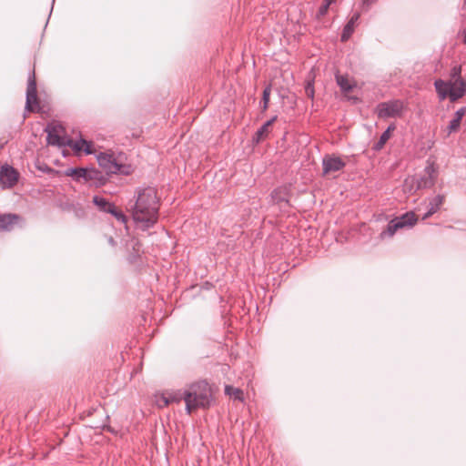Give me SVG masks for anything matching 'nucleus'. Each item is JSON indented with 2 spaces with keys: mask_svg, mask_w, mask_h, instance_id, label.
Segmentation results:
<instances>
[{
  "mask_svg": "<svg viewBox=\"0 0 466 466\" xmlns=\"http://www.w3.org/2000/svg\"><path fill=\"white\" fill-rule=\"evenodd\" d=\"M159 208V198L155 187L138 188L132 208V218L136 228L143 231L153 228L158 221Z\"/></svg>",
  "mask_w": 466,
  "mask_h": 466,
  "instance_id": "nucleus-1",
  "label": "nucleus"
},
{
  "mask_svg": "<svg viewBox=\"0 0 466 466\" xmlns=\"http://www.w3.org/2000/svg\"><path fill=\"white\" fill-rule=\"evenodd\" d=\"M212 400L211 388L205 380L194 382L186 390L185 403L187 414H191L197 409L209 408Z\"/></svg>",
  "mask_w": 466,
  "mask_h": 466,
  "instance_id": "nucleus-2",
  "label": "nucleus"
},
{
  "mask_svg": "<svg viewBox=\"0 0 466 466\" xmlns=\"http://www.w3.org/2000/svg\"><path fill=\"white\" fill-rule=\"evenodd\" d=\"M98 165L107 174L130 175L133 172L131 165L126 164V156L123 153L101 152L96 157Z\"/></svg>",
  "mask_w": 466,
  "mask_h": 466,
  "instance_id": "nucleus-3",
  "label": "nucleus"
},
{
  "mask_svg": "<svg viewBox=\"0 0 466 466\" xmlns=\"http://www.w3.org/2000/svg\"><path fill=\"white\" fill-rule=\"evenodd\" d=\"M436 178L437 168L433 163H431L424 168L423 176H412L407 177L404 182V187L409 192L420 188H430L434 186Z\"/></svg>",
  "mask_w": 466,
  "mask_h": 466,
  "instance_id": "nucleus-4",
  "label": "nucleus"
},
{
  "mask_svg": "<svg viewBox=\"0 0 466 466\" xmlns=\"http://www.w3.org/2000/svg\"><path fill=\"white\" fill-rule=\"evenodd\" d=\"M417 222V217L414 212H406L400 217H397L391 219L387 228L380 232V238L381 239H385L388 238H391L397 232V230L404 228H411Z\"/></svg>",
  "mask_w": 466,
  "mask_h": 466,
  "instance_id": "nucleus-5",
  "label": "nucleus"
},
{
  "mask_svg": "<svg viewBox=\"0 0 466 466\" xmlns=\"http://www.w3.org/2000/svg\"><path fill=\"white\" fill-rule=\"evenodd\" d=\"M404 109V103L400 99L381 102L376 106V113L380 118L399 117Z\"/></svg>",
  "mask_w": 466,
  "mask_h": 466,
  "instance_id": "nucleus-6",
  "label": "nucleus"
},
{
  "mask_svg": "<svg viewBox=\"0 0 466 466\" xmlns=\"http://www.w3.org/2000/svg\"><path fill=\"white\" fill-rule=\"evenodd\" d=\"M19 179V173L12 166L5 164L0 167V187L3 189L14 187Z\"/></svg>",
  "mask_w": 466,
  "mask_h": 466,
  "instance_id": "nucleus-7",
  "label": "nucleus"
},
{
  "mask_svg": "<svg viewBox=\"0 0 466 466\" xmlns=\"http://www.w3.org/2000/svg\"><path fill=\"white\" fill-rule=\"evenodd\" d=\"M47 143L52 146L64 147L67 137L65 136L64 128L60 125L50 124L46 127Z\"/></svg>",
  "mask_w": 466,
  "mask_h": 466,
  "instance_id": "nucleus-8",
  "label": "nucleus"
},
{
  "mask_svg": "<svg viewBox=\"0 0 466 466\" xmlns=\"http://www.w3.org/2000/svg\"><path fill=\"white\" fill-rule=\"evenodd\" d=\"M38 106L37 101V89H36V81L35 76V72L28 77L27 88H26V102L25 108L28 111H34L35 108Z\"/></svg>",
  "mask_w": 466,
  "mask_h": 466,
  "instance_id": "nucleus-9",
  "label": "nucleus"
},
{
  "mask_svg": "<svg viewBox=\"0 0 466 466\" xmlns=\"http://www.w3.org/2000/svg\"><path fill=\"white\" fill-rule=\"evenodd\" d=\"M93 143L86 139L80 138L78 140H73L72 138H66L65 147H69L76 155L81 151H84L86 155L93 153L92 150Z\"/></svg>",
  "mask_w": 466,
  "mask_h": 466,
  "instance_id": "nucleus-10",
  "label": "nucleus"
},
{
  "mask_svg": "<svg viewBox=\"0 0 466 466\" xmlns=\"http://www.w3.org/2000/svg\"><path fill=\"white\" fill-rule=\"evenodd\" d=\"M345 162L338 157L326 156L322 160L324 174L341 170L345 167Z\"/></svg>",
  "mask_w": 466,
  "mask_h": 466,
  "instance_id": "nucleus-11",
  "label": "nucleus"
},
{
  "mask_svg": "<svg viewBox=\"0 0 466 466\" xmlns=\"http://www.w3.org/2000/svg\"><path fill=\"white\" fill-rule=\"evenodd\" d=\"M451 90V102H455L466 94V80H449Z\"/></svg>",
  "mask_w": 466,
  "mask_h": 466,
  "instance_id": "nucleus-12",
  "label": "nucleus"
},
{
  "mask_svg": "<svg viewBox=\"0 0 466 466\" xmlns=\"http://www.w3.org/2000/svg\"><path fill=\"white\" fill-rule=\"evenodd\" d=\"M434 86L440 100H444L449 97L451 101V90L450 81H444L442 79H437L434 82Z\"/></svg>",
  "mask_w": 466,
  "mask_h": 466,
  "instance_id": "nucleus-13",
  "label": "nucleus"
},
{
  "mask_svg": "<svg viewBox=\"0 0 466 466\" xmlns=\"http://www.w3.org/2000/svg\"><path fill=\"white\" fill-rule=\"evenodd\" d=\"M289 190L286 187H279L274 189L271 193V198L274 203L279 205L280 208L289 206Z\"/></svg>",
  "mask_w": 466,
  "mask_h": 466,
  "instance_id": "nucleus-14",
  "label": "nucleus"
},
{
  "mask_svg": "<svg viewBox=\"0 0 466 466\" xmlns=\"http://www.w3.org/2000/svg\"><path fill=\"white\" fill-rule=\"evenodd\" d=\"M278 116H274L269 120H268L266 123H264L255 133L253 137V140L256 143H259L260 141L264 140L270 133V127L273 125V123L277 120Z\"/></svg>",
  "mask_w": 466,
  "mask_h": 466,
  "instance_id": "nucleus-15",
  "label": "nucleus"
},
{
  "mask_svg": "<svg viewBox=\"0 0 466 466\" xmlns=\"http://www.w3.org/2000/svg\"><path fill=\"white\" fill-rule=\"evenodd\" d=\"M360 14L355 13L352 15L350 19L348 21L346 25L343 28L342 34H341V41L345 42L347 41L354 32L355 26L359 21Z\"/></svg>",
  "mask_w": 466,
  "mask_h": 466,
  "instance_id": "nucleus-16",
  "label": "nucleus"
},
{
  "mask_svg": "<svg viewBox=\"0 0 466 466\" xmlns=\"http://www.w3.org/2000/svg\"><path fill=\"white\" fill-rule=\"evenodd\" d=\"M18 220L19 216L15 214H2L0 215V229L9 231Z\"/></svg>",
  "mask_w": 466,
  "mask_h": 466,
  "instance_id": "nucleus-17",
  "label": "nucleus"
},
{
  "mask_svg": "<svg viewBox=\"0 0 466 466\" xmlns=\"http://www.w3.org/2000/svg\"><path fill=\"white\" fill-rule=\"evenodd\" d=\"M66 177H71L76 182H85L86 168L84 167H70L65 170Z\"/></svg>",
  "mask_w": 466,
  "mask_h": 466,
  "instance_id": "nucleus-18",
  "label": "nucleus"
},
{
  "mask_svg": "<svg viewBox=\"0 0 466 466\" xmlns=\"http://www.w3.org/2000/svg\"><path fill=\"white\" fill-rule=\"evenodd\" d=\"M336 81L338 86L340 87L341 91L344 93H348L353 89L355 86V82L349 79L347 76L336 75Z\"/></svg>",
  "mask_w": 466,
  "mask_h": 466,
  "instance_id": "nucleus-19",
  "label": "nucleus"
},
{
  "mask_svg": "<svg viewBox=\"0 0 466 466\" xmlns=\"http://www.w3.org/2000/svg\"><path fill=\"white\" fill-rule=\"evenodd\" d=\"M93 203L98 208L100 211L109 213L115 206L113 203L107 201L105 198L99 196L93 197Z\"/></svg>",
  "mask_w": 466,
  "mask_h": 466,
  "instance_id": "nucleus-20",
  "label": "nucleus"
},
{
  "mask_svg": "<svg viewBox=\"0 0 466 466\" xmlns=\"http://www.w3.org/2000/svg\"><path fill=\"white\" fill-rule=\"evenodd\" d=\"M443 200H444V197L443 196H441V195H438L436 196L431 202H430V207H429V209L428 211L425 213V215L423 216V219H426L428 218L429 217H431V215H433L435 212L438 211V209L440 208V207L442 205L443 203Z\"/></svg>",
  "mask_w": 466,
  "mask_h": 466,
  "instance_id": "nucleus-21",
  "label": "nucleus"
},
{
  "mask_svg": "<svg viewBox=\"0 0 466 466\" xmlns=\"http://www.w3.org/2000/svg\"><path fill=\"white\" fill-rule=\"evenodd\" d=\"M86 174L85 182H102L104 180L102 173L96 168H86Z\"/></svg>",
  "mask_w": 466,
  "mask_h": 466,
  "instance_id": "nucleus-22",
  "label": "nucleus"
},
{
  "mask_svg": "<svg viewBox=\"0 0 466 466\" xmlns=\"http://www.w3.org/2000/svg\"><path fill=\"white\" fill-rule=\"evenodd\" d=\"M395 129V127L394 126H390L380 136L379 141L377 143L374 144L373 146V149L376 150V151H379L380 150L384 145L386 144V142L390 139V132L392 130Z\"/></svg>",
  "mask_w": 466,
  "mask_h": 466,
  "instance_id": "nucleus-23",
  "label": "nucleus"
},
{
  "mask_svg": "<svg viewBox=\"0 0 466 466\" xmlns=\"http://www.w3.org/2000/svg\"><path fill=\"white\" fill-rule=\"evenodd\" d=\"M225 393L235 400H239V401L244 400V392L242 390H240L238 388H234L230 385H226L225 386Z\"/></svg>",
  "mask_w": 466,
  "mask_h": 466,
  "instance_id": "nucleus-24",
  "label": "nucleus"
},
{
  "mask_svg": "<svg viewBox=\"0 0 466 466\" xmlns=\"http://www.w3.org/2000/svg\"><path fill=\"white\" fill-rule=\"evenodd\" d=\"M271 94V86H267L262 94V100H261V110L265 112L268 108L269 104V98Z\"/></svg>",
  "mask_w": 466,
  "mask_h": 466,
  "instance_id": "nucleus-25",
  "label": "nucleus"
},
{
  "mask_svg": "<svg viewBox=\"0 0 466 466\" xmlns=\"http://www.w3.org/2000/svg\"><path fill=\"white\" fill-rule=\"evenodd\" d=\"M186 390L172 391L167 393V399L170 403H179L182 400L185 401Z\"/></svg>",
  "mask_w": 466,
  "mask_h": 466,
  "instance_id": "nucleus-26",
  "label": "nucleus"
},
{
  "mask_svg": "<svg viewBox=\"0 0 466 466\" xmlns=\"http://www.w3.org/2000/svg\"><path fill=\"white\" fill-rule=\"evenodd\" d=\"M451 79L450 80H464L461 77V66L455 65L451 69L450 73Z\"/></svg>",
  "mask_w": 466,
  "mask_h": 466,
  "instance_id": "nucleus-27",
  "label": "nucleus"
},
{
  "mask_svg": "<svg viewBox=\"0 0 466 466\" xmlns=\"http://www.w3.org/2000/svg\"><path fill=\"white\" fill-rule=\"evenodd\" d=\"M112 216H114L118 221L121 223L127 224V216L120 210H118L116 206L113 207L112 212H109Z\"/></svg>",
  "mask_w": 466,
  "mask_h": 466,
  "instance_id": "nucleus-28",
  "label": "nucleus"
},
{
  "mask_svg": "<svg viewBox=\"0 0 466 466\" xmlns=\"http://www.w3.org/2000/svg\"><path fill=\"white\" fill-rule=\"evenodd\" d=\"M156 402H157V405L159 407V408H165L167 407V405L170 404V401L169 400L167 399V394H161L159 396H157V400H156Z\"/></svg>",
  "mask_w": 466,
  "mask_h": 466,
  "instance_id": "nucleus-29",
  "label": "nucleus"
},
{
  "mask_svg": "<svg viewBox=\"0 0 466 466\" xmlns=\"http://www.w3.org/2000/svg\"><path fill=\"white\" fill-rule=\"evenodd\" d=\"M461 121L453 117L450 121V124L448 126V135H451V133L458 131L461 126Z\"/></svg>",
  "mask_w": 466,
  "mask_h": 466,
  "instance_id": "nucleus-30",
  "label": "nucleus"
},
{
  "mask_svg": "<svg viewBox=\"0 0 466 466\" xmlns=\"http://www.w3.org/2000/svg\"><path fill=\"white\" fill-rule=\"evenodd\" d=\"M466 113V108L465 107H461L460 109H458L455 114H454V118L461 121L462 117L464 116Z\"/></svg>",
  "mask_w": 466,
  "mask_h": 466,
  "instance_id": "nucleus-31",
  "label": "nucleus"
},
{
  "mask_svg": "<svg viewBox=\"0 0 466 466\" xmlns=\"http://www.w3.org/2000/svg\"><path fill=\"white\" fill-rule=\"evenodd\" d=\"M329 10V6L327 5H325L324 3H322V5L319 6V11H318V17H321V16H324L327 12Z\"/></svg>",
  "mask_w": 466,
  "mask_h": 466,
  "instance_id": "nucleus-32",
  "label": "nucleus"
},
{
  "mask_svg": "<svg viewBox=\"0 0 466 466\" xmlns=\"http://www.w3.org/2000/svg\"><path fill=\"white\" fill-rule=\"evenodd\" d=\"M140 247H141V246H140V244H139L138 242H137V243H136V245L134 246V248H134L135 253H136V255L134 256V258L139 255V252H140Z\"/></svg>",
  "mask_w": 466,
  "mask_h": 466,
  "instance_id": "nucleus-33",
  "label": "nucleus"
},
{
  "mask_svg": "<svg viewBox=\"0 0 466 466\" xmlns=\"http://www.w3.org/2000/svg\"><path fill=\"white\" fill-rule=\"evenodd\" d=\"M462 42L466 44V28L462 31Z\"/></svg>",
  "mask_w": 466,
  "mask_h": 466,
  "instance_id": "nucleus-34",
  "label": "nucleus"
},
{
  "mask_svg": "<svg viewBox=\"0 0 466 466\" xmlns=\"http://www.w3.org/2000/svg\"><path fill=\"white\" fill-rule=\"evenodd\" d=\"M334 2V0H324V4L327 5L329 7V5Z\"/></svg>",
  "mask_w": 466,
  "mask_h": 466,
  "instance_id": "nucleus-35",
  "label": "nucleus"
},
{
  "mask_svg": "<svg viewBox=\"0 0 466 466\" xmlns=\"http://www.w3.org/2000/svg\"><path fill=\"white\" fill-rule=\"evenodd\" d=\"M334 2V0H324V4L327 5L329 7V5Z\"/></svg>",
  "mask_w": 466,
  "mask_h": 466,
  "instance_id": "nucleus-36",
  "label": "nucleus"
},
{
  "mask_svg": "<svg viewBox=\"0 0 466 466\" xmlns=\"http://www.w3.org/2000/svg\"><path fill=\"white\" fill-rule=\"evenodd\" d=\"M363 5H370V0H364V1H363Z\"/></svg>",
  "mask_w": 466,
  "mask_h": 466,
  "instance_id": "nucleus-37",
  "label": "nucleus"
},
{
  "mask_svg": "<svg viewBox=\"0 0 466 466\" xmlns=\"http://www.w3.org/2000/svg\"><path fill=\"white\" fill-rule=\"evenodd\" d=\"M310 96H313V90H310Z\"/></svg>",
  "mask_w": 466,
  "mask_h": 466,
  "instance_id": "nucleus-38",
  "label": "nucleus"
}]
</instances>
